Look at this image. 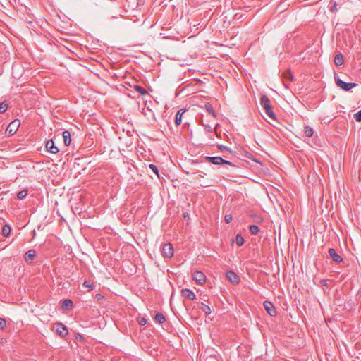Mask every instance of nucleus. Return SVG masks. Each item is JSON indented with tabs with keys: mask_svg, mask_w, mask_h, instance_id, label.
Listing matches in <instances>:
<instances>
[{
	"mask_svg": "<svg viewBox=\"0 0 361 361\" xmlns=\"http://www.w3.org/2000/svg\"><path fill=\"white\" fill-rule=\"evenodd\" d=\"M334 63L337 66H340L344 63V56L342 54L339 53L336 55L334 58Z\"/></svg>",
	"mask_w": 361,
	"mask_h": 361,
	"instance_id": "nucleus-16",
	"label": "nucleus"
},
{
	"mask_svg": "<svg viewBox=\"0 0 361 361\" xmlns=\"http://www.w3.org/2000/svg\"><path fill=\"white\" fill-rule=\"evenodd\" d=\"M161 252L165 257L171 258L173 256V247L171 243H166L162 247Z\"/></svg>",
	"mask_w": 361,
	"mask_h": 361,
	"instance_id": "nucleus-5",
	"label": "nucleus"
},
{
	"mask_svg": "<svg viewBox=\"0 0 361 361\" xmlns=\"http://www.w3.org/2000/svg\"><path fill=\"white\" fill-rule=\"evenodd\" d=\"M8 109V104L6 102L0 103V114L4 113Z\"/></svg>",
	"mask_w": 361,
	"mask_h": 361,
	"instance_id": "nucleus-28",
	"label": "nucleus"
},
{
	"mask_svg": "<svg viewBox=\"0 0 361 361\" xmlns=\"http://www.w3.org/2000/svg\"><path fill=\"white\" fill-rule=\"evenodd\" d=\"M54 328L59 336L63 338L68 334V329L66 326L62 323H56L54 324Z\"/></svg>",
	"mask_w": 361,
	"mask_h": 361,
	"instance_id": "nucleus-6",
	"label": "nucleus"
},
{
	"mask_svg": "<svg viewBox=\"0 0 361 361\" xmlns=\"http://www.w3.org/2000/svg\"><path fill=\"white\" fill-rule=\"evenodd\" d=\"M134 90L137 92L140 95L147 94V91L140 85H134Z\"/></svg>",
	"mask_w": 361,
	"mask_h": 361,
	"instance_id": "nucleus-23",
	"label": "nucleus"
},
{
	"mask_svg": "<svg viewBox=\"0 0 361 361\" xmlns=\"http://www.w3.org/2000/svg\"><path fill=\"white\" fill-rule=\"evenodd\" d=\"M226 276L227 279L233 284H238L240 281L239 276L233 271H228Z\"/></svg>",
	"mask_w": 361,
	"mask_h": 361,
	"instance_id": "nucleus-9",
	"label": "nucleus"
},
{
	"mask_svg": "<svg viewBox=\"0 0 361 361\" xmlns=\"http://www.w3.org/2000/svg\"><path fill=\"white\" fill-rule=\"evenodd\" d=\"M35 257V251L34 250H28L25 255V260L27 262H32Z\"/></svg>",
	"mask_w": 361,
	"mask_h": 361,
	"instance_id": "nucleus-14",
	"label": "nucleus"
},
{
	"mask_svg": "<svg viewBox=\"0 0 361 361\" xmlns=\"http://www.w3.org/2000/svg\"><path fill=\"white\" fill-rule=\"evenodd\" d=\"M336 4H335V5L334 6V7H332V8H331V11H334V9H336Z\"/></svg>",
	"mask_w": 361,
	"mask_h": 361,
	"instance_id": "nucleus-37",
	"label": "nucleus"
},
{
	"mask_svg": "<svg viewBox=\"0 0 361 361\" xmlns=\"http://www.w3.org/2000/svg\"><path fill=\"white\" fill-rule=\"evenodd\" d=\"M96 298L97 299H102L103 298V296L101 294H97L96 295Z\"/></svg>",
	"mask_w": 361,
	"mask_h": 361,
	"instance_id": "nucleus-36",
	"label": "nucleus"
},
{
	"mask_svg": "<svg viewBox=\"0 0 361 361\" xmlns=\"http://www.w3.org/2000/svg\"><path fill=\"white\" fill-rule=\"evenodd\" d=\"M6 326V320L3 318H0V329H3Z\"/></svg>",
	"mask_w": 361,
	"mask_h": 361,
	"instance_id": "nucleus-33",
	"label": "nucleus"
},
{
	"mask_svg": "<svg viewBox=\"0 0 361 361\" xmlns=\"http://www.w3.org/2000/svg\"><path fill=\"white\" fill-rule=\"evenodd\" d=\"M185 109H181L180 110H178V111L177 112V114L176 115V118H175V123H176V126H179L181 123L182 116L185 113Z\"/></svg>",
	"mask_w": 361,
	"mask_h": 361,
	"instance_id": "nucleus-15",
	"label": "nucleus"
},
{
	"mask_svg": "<svg viewBox=\"0 0 361 361\" xmlns=\"http://www.w3.org/2000/svg\"><path fill=\"white\" fill-rule=\"evenodd\" d=\"M192 279L200 285H202L206 281V276L203 272L200 271H195L192 274Z\"/></svg>",
	"mask_w": 361,
	"mask_h": 361,
	"instance_id": "nucleus-7",
	"label": "nucleus"
},
{
	"mask_svg": "<svg viewBox=\"0 0 361 361\" xmlns=\"http://www.w3.org/2000/svg\"><path fill=\"white\" fill-rule=\"evenodd\" d=\"M329 254L334 262L339 263L343 261L342 257L336 252L335 249L330 248L329 250Z\"/></svg>",
	"mask_w": 361,
	"mask_h": 361,
	"instance_id": "nucleus-13",
	"label": "nucleus"
},
{
	"mask_svg": "<svg viewBox=\"0 0 361 361\" xmlns=\"http://www.w3.org/2000/svg\"><path fill=\"white\" fill-rule=\"evenodd\" d=\"M45 147H46L47 149L52 154H56L59 152V149L56 146H55V144H54L53 140H49L46 142Z\"/></svg>",
	"mask_w": 361,
	"mask_h": 361,
	"instance_id": "nucleus-11",
	"label": "nucleus"
},
{
	"mask_svg": "<svg viewBox=\"0 0 361 361\" xmlns=\"http://www.w3.org/2000/svg\"><path fill=\"white\" fill-rule=\"evenodd\" d=\"M354 118L357 121H361V109L355 114Z\"/></svg>",
	"mask_w": 361,
	"mask_h": 361,
	"instance_id": "nucleus-31",
	"label": "nucleus"
},
{
	"mask_svg": "<svg viewBox=\"0 0 361 361\" xmlns=\"http://www.w3.org/2000/svg\"><path fill=\"white\" fill-rule=\"evenodd\" d=\"M63 142H64L65 145L68 146L71 142L70 132L68 130L63 131Z\"/></svg>",
	"mask_w": 361,
	"mask_h": 361,
	"instance_id": "nucleus-17",
	"label": "nucleus"
},
{
	"mask_svg": "<svg viewBox=\"0 0 361 361\" xmlns=\"http://www.w3.org/2000/svg\"><path fill=\"white\" fill-rule=\"evenodd\" d=\"M226 223L228 224L232 220V216L231 214H227L224 217Z\"/></svg>",
	"mask_w": 361,
	"mask_h": 361,
	"instance_id": "nucleus-34",
	"label": "nucleus"
},
{
	"mask_svg": "<svg viewBox=\"0 0 361 361\" xmlns=\"http://www.w3.org/2000/svg\"><path fill=\"white\" fill-rule=\"evenodd\" d=\"M335 80L336 85L345 91H349L357 86L355 82H345L338 78H336Z\"/></svg>",
	"mask_w": 361,
	"mask_h": 361,
	"instance_id": "nucleus-3",
	"label": "nucleus"
},
{
	"mask_svg": "<svg viewBox=\"0 0 361 361\" xmlns=\"http://www.w3.org/2000/svg\"><path fill=\"white\" fill-rule=\"evenodd\" d=\"M249 229H250V232L252 234V235H257L259 231V228L258 226L257 225H250V227H249Z\"/></svg>",
	"mask_w": 361,
	"mask_h": 361,
	"instance_id": "nucleus-25",
	"label": "nucleus"
},
{
	"mask_svg": "<svg viewBox=\"0 0 361 361\" xmlns=\"http://www.w3.org/2000/svg\"><path fill=\"white\" fill-rule=\"evenodd\" d=\"M11 231V228L8 224L4 225L2 228V234L4 236L7 237L10 235Z\"/></svg>",
	"mask_w": 361,
	"mask_h": 361,
	"instance_id": "nucleus-22",
	"label": "nucleus"
},
{
	"mask_svg": "<svg viewBox=\"0 0 361 361\" xmlns=\"http://www.w3.org/2000/svg\"><path fill=\"white\" fill-rule=\"evenodd\" d=\"M20 125V122L18 119H16L13 121L6 128V132L8 134V135H13L17 131L18 127Z\"/></svg>",
	"mask_w": 361,
	"mask_h": 361,
	"instance_id": "nucleus-4",
	"label": "nucleus"
},
{
	"mask_svg": "<svg viewBox=\"0 0 361 361\" xmlns=\"http://www.w3.org/2000/svg\"><path fill=\"white\" fill-rule=\"evenodd\" d=\"M149 168L157 175L159 176V170L158 168L152 164L149 165Z\"/></svg>",
	"mask_w": 361,
	"mask_h": 361,
	"instance_id": "nucleus-30",
	"label": "nucleus"
},
{
	"mask_svg": "<svg viewBox=\"0 0 361 361\" xmlns=\"http://www.w3.org/2000/svg\"><path fill=\"white\" fill-rule=\"evenodd\" d=\"M204 109L213 116H215L213 106L211 103L207 102L204 104Z\"/></svg>",
	"mask_w": 361,
	"mask_h": 361,
	"instance_id": "nucleus-18",
	"label": "nucleus"
},
{
	"mask_svg": "<svg viewBox=\"0 0 361 361\" xmlns=\"http://www.w3.org/2000/svg\"><path fill=\"white\" fill-rule=\"evenodd\" d=\"M264 307L267 313L271 316L275 317L277 314L276 310L274 305L269 301H264L263 303Z\"/></svg>",
	"mask_w": 361,
	"mask_h": 361,
	"instance_id": "nucleus-8",
	"label": "nucleus"
},
{
	"mask_svg": "<svg viewBox=\"0 0 361 361\" xmlns=\"http://www.w3.org/2000/svg\"><path fill=\"white\" fill-rule=\"evenodd\" d=\"M283 85L286 88L288 87V82L293 80V75L290 71H286L283 73Z\"/></svg>",
	"mask_w": 361,
	"mask_h": 361,
	"instance_id": "nucleus-10",
	"label": "nucleus"
},
{
	"mask_svg": "<svg viewBox=\"0 0 361 361\" xmlns=\"http://www.w3.org/2000/svg\"><path fill=\"white\" fill-rule=\"evenodd\" d=\"M62 307L66 309H71L73 306V301L70 299H66L62 302Z\"/></svg>",
	"mask_w": 361,
	"mask_h": 361,
	"instance_id": "nucleus-21",
	"label": "nucleus"
},
{
	"mask_svg": "<svg viewBox=\"0 0 361 361\" xmlns=\"http://www.w3.org/2000/svg\"><path fill=\"white\" fill-rule=\"evenodd\" d=\"M260 104L264 109L266 114L271 118L276 120V115L272 110L269 98L264 94L260 98Z\"/></svg>",
	"mask_w": 361,
	"mask_h": 361,
	"instance_id": "nucleus-1",
	"label": "nucleus"
},
{
	"mask_svg": "<svg viewBox=\"0 0 361 361\" xmlns=\"http://www.w3.org/2000/svg\"><path fill=\"white\" fill-rule=\"evenodd\" d=\"M205 160L208 161L209 163H212L215 165H220V164H228L231 166H235L234 164L226 159H224L221 157H205Z\"/></svg>",
	"mask_w": 361,
	"mask_h": 361,
	"instance_id": "nucleus-2",
	"label": "nucleus"
},
{
	"mask_svg": "<svg viewBox=\"0 0 361 361\" xmlns=\"http://www.w3.org/2000/svg\"><path fill=\"white\" fill-rule=\"evenodd\" d=\"M322 284H326V282L325 281H322Z\"/></svg>",
	"mask_w": 361,
	"mask_h": 361,
	"instance_id": "nucleus-40",
	"label": "nucleus"
},
{
	"mask_svg": "<svg viewBox=\"0 0 361 361\" xmlns=\"http://www.w3.org/2000/svg\"><path fill=\"white\" fill-rule=\"evenodd\" d=\"M210 128H210V126H208V127H207V129H209V131H211V129H210Z\"/></svg>",
	"mask_w": 361,
	"mask_h": 361,
	"instance_id": "nucleus-38",
	"label": "nucleus"
},
{
	"mask_svg": "<svg viewBox=\"0 0 361 361\" xmlns=\"http://www.w3.org/2000/svg\"><path fill=\"white\" fill-rule=\"evenodd\" d=\"M146 323H147V321H146V319H141V321L140 322V324L141 326H144V325H145V324H146Z\"/></svg>",
	"mask_w": 361,
	"mask_h": 361,
	"instance_id": "nucleus-35",
	"label": "nucleus"
},
{
	"mask_svg": "<svg viewBox=\"0 0 361 361\" xmlns=\"http://www.w3.org/2000/svg\"><path fill=\"white\" fill-rule=\"evenodd\" d=\"M235 241H236V244L238 246H241L242 245H243L245 240L241 234H237L236 238H235Z\"/></svg>",
	"mask_w": 361,
	"mask_h": 361,
	"instance_id": "nucleus-27",
	"label": "nucleus"
},
{
	"mask_svg": "<svg viewBox=\"0 0 361 361\" xmlns=\"http://www.w3.org/2000/svg\"><path fill=\"white\" fill-rule=\"evenodd\" d=\"M218 149H220L221 152H225V151H229L230 149L226 147V146H224L223 145H218Z\"/></svg>",
	"mask_w": 361,
	"mask_h": 361,
	"instance_id": "nucleus-32",
	"label": "nucleus"
},
{
	"mask_svg": "<svg viewBox=\"0 0 361 361\" xmlns=\"http://www.w3.org/2000/svg\"><path fill=\"white\" fill-rule=\"evenodd\" d=\"M304 133L307 137H311L314 134V130L309 126L304 127Z\"/></svg>",
	"mask_w": 361,
	"mask_h": 361,
	"instance_id": "nucleus-20",
	"label": "nucleus"
},
{
	"mask_svg": "<svg viewBox=\"0 0 361 361\" xmlns=\"http://www.w3.org/2000/svg\"><path fill=\"white\" fill-rule=\"evenodd\" d=\"M200 309L205 314V315H209L212 312L211 307L204 303H201Z\"/></svg>",
	"mask_w": 361,
	"mask_h": 361,
	"instance_id": "nucleus-19",
	"label": "nucleus"
},
{
	"mask_svg": "<svg viewBox=\"0 0 361 361\" xmlns=\"http://www.w3.org/2000/svg\"><path fill=\"white\" fill-rule=\"evenodd\" d=\"M210 128H210V126H208V127H207V129H209V131H211V129H210Z\"/></svg>",
	"mask_w": 361,
	"mask_h": 361,
	"instance_id": "nucleus-39",
	"label": "nucleus"
},
{
	"mask_svg": "<svg viewBox=\"0 0 361 361\" xmlns=\"http://www.w3.org/2000/svg\"><path fill=\"white\" fill-rule=\"evenodd\" d=\"M27 190H22L17 193V197L19 200H23L27 197Z\"/></svg>",
	"mask_w": 361,
	"mask_h": 361,
	"instance_id": "nucleus-26",
	"label": "nucleus"
},
{
	"mask_svg": "<svg viewBox=\"0 0 361 361\" xmlns=\"http://www.w3.org/2000/svg\"><path fill=\"white\" fill-rule=\"evenodd\" d=\"M82 286L85 288H89V290H92L94 289V286L93 283H90V281H84V283H82Z\"/></svg>",
	"mask_w": 361,
	"mask_h": 361,
	"instance_id": "nucleus-29",
	"label": "nucleus"
},
{
	"mask_svg": "<svg viewBox=\"0 0 361 361\" xmlns=\"http://www.w3.org/2000/svg\"><path fill=\"white\" fill-rule=\"evenodd\" d=\"M154 319L159 324H162L165 322L166 319L165 317L161 313H157L155 314Z\"/></svg>",
	"mask_w": 361,
	"mask_h": 361,
	"instance_id": "nucleus-24",
	"label": "nucleus"
},
{
	"mask_svg": "<svg viewBox=\"0 0 361 361\" xmlns=\"http://www.w3.org/2000/svg\"><path fill=\"white\" fill-rule=\"evenodd\" d=\"M181 295L183 297L193 300L196 298V295L194 292L188 288H184L181 290Z\"/></svg>",
	"mask_w": 361,
	"mask_h": 361,
	"instance_id": "nucleus-12",
	"label": "nucleus"
}]
</instances>
